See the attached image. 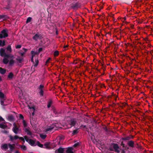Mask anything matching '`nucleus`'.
Returning <instances> with one entry per match:
<instances>
[{"instance_id":"f704fd0d","label":"nucleus","mask_w":153,"mask_h":153,"mask_svg":"<svg viewBox=\"0 0 153 153\" xmlns=\"http://www.w3.org/2000/svg\"><path fill=\"white\" fill-rule=\"evenodd\" d=\"M37 145L39 147H40L41 148H43V145L42 144H41L40 143V142L39 141H37Z\"/></svg>"},{"instance_id":"4468645a","label":"nucleus","mask_w":153,"mask_h":153,"mask_svg":"<svg viewBox=\"0 0 153 153\" xmlns=\"http://www.w3.org/2000/svg\"><path fill=\"white\" fill-rule=\"evenodd\" d=\"M64 148L60 147L58 149L56 150L55 153H64Z\"/></svg>"},{"instance_id":"de8ad7c7","label":"nucleus","mask_w":153,"mask_h":153,"mask_svg":"<svg viewBox=\"0 0 153 153\" xmlns=\"http://www.w3.org/2000/svg\"><path fill=\"white\" fill-rule=\"evenodd\" d=\"M48 144L47 143H45L44 144V146H45V148H48Z\"/></svg>"},{"instance_id":"c03bdc74","label":"nucleus","mask_w":153,"mask_h":153,"mask_svg":"<svg viewBox=\"0 0 153 153\" xmlns=\"http://www.w3.org/2000/svg\"><path fill=\"white\" fill-rule=\"evenodd\" d=\"M19 118L20 119H24V117H23V116L21 114H19Z\"/></svg>"},{"instance_id":"09e8293b","label":"nucleus","mask_w":153,"mask_h":153,"mask_svg":"<svg viewBox=\"0 0 153 153\" xmlns=\"http://www.w3.org/2000/svg\"><path fill=\"white\" fill-rule=\"evenodd\" d=\"M51 59V58H48V59H47V60L46 61V65H47V63H48Z\"/></svg>"},{"instance_id":"ea45409f","label":"nucleus","mask_w":153,"mask_h":153,"mask_svg":"<svg viewBox=\"0 0 153 153\" xmlns=\"http://www.w3.org/2000/svg\"><path fill=\"white\" fill-rule=\"evenodd\" d=\"M3 100H4V99H0V101H1V104L2 105H3V106H4V105H4V101Z\"/></svg>"},{"instance_id":"2eb2a0df","label":"nucleus","mask_w":153,"mask_h":153,"mask_svg":"<svg viewBox=\"0 0 153 153\" xmlns=\"http://www.w3.org/2000/svg\"><path fill=\"white\" fill-rule=\"evenodd\" d=\"M8 144H4L2 145L1 146V149H4V150H6L8 149Z\"/></svg>"},{"instance_id":"1a4fd4ad","label":"nucleus","mask_w":153,"mask_h":153,"mask_svg":"<svg viewBox=\"0 0 153 153\" xmlns=\"http://www.w3.org/2000/svg\"><path fill=\"white\" fill-rule=\"evenodd\" d=\"M7 5L6 6V7H4V9L5 10H9L12 6L11 5V1L10 0L7 1Z\"/></svg>"},{"instance_id":"a18cd8bd","label":"nucleus","mask_w":153,"mask_h":153,"mask_svg":"<svg viewBox=\"0 0 153 153\" xmlns=\"http://www.w3.org/2000/svg\"><path fill=\"white\" fill-rule=\"evenodd\" d=\"M16 47V48H21V45H17Z\"/></svg>"},{"instance_id":"7ed1b4c3","label":"nucleus","mask_w":153,"mask_h":153,"mask_svg":"<svg viewBox=\"0 0 153 153\" xmlns=\"http://www.w3.org/2000/svg\"><path fill=\"white\" fill-rule=\"evenodd\" d=\"M43 50V48H40L38 50V51L34 52L33 51H31V54H32V58L31 59V61L32 62H33V58L34 56L36 55H38L39 53L41 51Z\"/></svg>"},{"instance_id":"ddd939ff","label":"nucleus","mask_w":153,"mask_h":153,"mask_svg":"<svg viewBox=\"0 0 153 153\" xmlns=\"http://www.w3.org/2000/svg\"><path fill=\"white\" fill-rule=\"evenodd\" d=\"M8 137L9 138L10 140L12 142H13L14 140H16L18 139V136L17 135L13 136L11 135H10L8 136Z\"/></svg>"},{"instance_id":"5fc2aeb1","label":"nucleus","mask_w":153,"mask_h":153,"mask_svg":"<svg viewBox=\"0 0 153 153\" xmlns=\"http://www.w3.org/2000/svg\"><path fill=\"white\" fill-rule=\"evenodd\" d=\"M23 49L24 50L25 52H26L27 51V49H25V48H23Z\"/></svg>"},{"instance_id":"f03ea898","label":"nucleus","mask_w":153,"mask_h":153,"mask_svg":"<svg viewBox=\"0 0 153 153\" xmlns=\"http://www.w3.org/2000/svg\"><path fill=\"white\" fill-rule=\"evenodd\" d=\"M8 30L7 29H4L0 33V39L5 38L8 36Z\"/></svg>"},{"instance_id":"6e6d98bb","label":"nucleus","mask_w":153,"mask_h":153,"mask_svg":"<svg viewBox=\"0 0 153 153\" xmlns=\"http://www.w3.org/2000/svg\"><path fill=\"white\" fill-rule=\"evenodd\" d=\"M2 80V79L1 77L0 76V81H1Z\"/></svg>"},{"instance_id":"c756f323","label":"nucleus","mask_w":153,"mask_h":153,"mask_svg":"<svg viewBox=\"0 0 153 153\" xmlns=\"http://www.w3.org/2000/svg\"><path fill=\"white\" fill-rule=\"evenodd\" d=\"M40 136L42 139H44L46 138V135L45 134H41L40 135Z\"/></svg>"},{"instance_id":"5701e85b","label":"nucleus","mask_w":153,"mask_h":153,"mask_svg":"<svg viewBox=\"0 0 153 153\" xmlns=\"http://www.w3.org/2000/svg\"><path fill=\"white\" fill-rule=\"evenodd\" d=\"M72 150V149L71 148H69L67 150L66 152L67 153H74Z\"/></svg>"},{"instance_id":"58836bf2","label":"nucleus","mask_w":153,"mask_h":153,"mask_svg":"<svg viewBox=\"0 0 153 153\" xmlns=\"http://www.w3.org/2000/svg\"><path fill=\"white\" fill-rule=\"evenodd\" d=\"M44 88V85L42 84H41L40 85L39 87L38 88V89L39 90H42Z\"/></svg>"},{"instance_id":"4d7b16f0","label":"nucleus","mask_w":153,"mask_h":153,"mask_svg":"<svg viewBox=\"0 0 153 153\" xmlns=\"http://www.w3.org/2000/svg\"><path fill=\"white\" fill-rule=\"evenodd\" d=\"M93 137H94V138L95 139V136H94V135H93Z\"/></svg>"},{"instance_id":"bb28decb","label":"nucleus","mask_w":153,"mask_h":153,"mask_svg":"<svg viewBox=\"0 0 153 153\" xmlns=\"http://www.w3.org/2000/svg\"><path fill=\"white\" fill-rule=\"evenodd\" d=\"M4 95L0 91V99H4Z\"/></svg>"},{"instance_id":"69168bd1","label":"nucleus","mask_w":153,"mask_h":153,"mask_svg":"<svg viewBox=\"0 0 153 153\" xmlns=\"http://www.w3.org/2000/svg\"><path fill=\"white\" fill-rule=\"evenodd\" d=\"M93 138V137H91V139H92Z\"/></svg>"},{"instance_id":"6e6552de","label":"nucleus","mask_w":153,"mask_h":153,"mask_svg":"<svg viewBox=\"0 0 153 153\" xmlns=\"http://www.w3.org/2000/svg\"><path fill=\"white\" fill-rule=\"evenodd\" d=\"M30 123L32 126H35L37 123L36 119L33 117H31V115L30 116Z\"/></svg>"},{"instance_id":"c9c22d12","label":"nucleus","mask_w":153,"mask_h":153,"mask_svg":"<svg viewBox=\"0 0 153 153\" xmlns=\"http://www.w3.org/2000/svg\"><path fill=\"white\" fill-rule=\"evenodd\" d=\"M130 137H123L122 138L123 140H130Z\"/></svg>"},{"instance_id":"72a5a7b5","label":"nucleus","mask_w":153,"mask_h":153,"mask_svg":"<svg viewBox=\"0 0 153 153\" xmlns=\"http://www.w3.org/2000/svg\"><path fill=\"white\" fill-rule=\"evenodd\" d=\"M39 90V94L41 96H43V89Z\"/></svg>"},{"instance_id":"4be33fe9","label":"nucleus","mask_w":153,"mask_h":153,"mask_svg":"<svg viewBox=\"0 0 153 153\" xmlns=\"http://www.w3.org/2000/svg\"><path fill=\"white\" fill-rule=\"evenodd\" d=\"M22 123L24 128H27V124L25 120H23Z\"/></svg>"},{"instance_id":"b1692460","label":"nucleus","mask_w":153,"mask_h":153,"mask_svg":"<svg viewBox=\"0 0 153 153\" xmlns=\"http://www.w3.org/2000/svg\"><path fill=\"white\" fill-rule=\"evenodd\" d=\"M7 18V16L5 15H0V20L3 19L4 20Z\"/></svg>"},{"instance_id":"37998d69","label":"nucleus","mask_w":153,"mask_h":153,"mask_svg":"<svg viewBox=\"0 0 153 153\" xmlns=\"http://www.w3.org/2000/svg\"><path fill=\"white\" fill-rule=\"evenodd\" d=\"M2 132L4 134H7L8 133V131L7 130H4L2 131Z\"/></svg>"},{"instance_id":"0e129e2a","label":"nucleus","mask_w":153,"mask_h":153,"mask_svg":"<svg viewBox=\"0 0 153 153\" xmlns=\"http://www.w3.org/2000/svg\"><path fill=\"white\" fill-rule=\"evenodd\" d=\"M107 65H109V64H107Z\"/></svg>"},{"instance_id":"680f3d73","label":"nucleus","mask_w":153,"mask_h":153,"mask_svg":"<svg viewBox=\"0 0 153 153\" xmlns=\"http://www.w3.org/2000/svg\"><path fill=\"white\" fill-rule=\"evenodd\" d=\"M77 64L76 62H75V63H74V64Z\"/></svg>"},{"instance_id":"49530a36","label":"nucleus","mask_w":153,"mask_h":153,"mask_svg":"<svg viewBox=\"0 0 153 153\" xmlns=\"http://www.w3.org/2000/svg\"><path fill=\"white\" fill-rule=\"evenodd\" d=\"M18 139H19V140H22L23 141H24V142H25L24 139V138H23V137H18Z\"/></svg>"},{"instance_id":"052dcab7","label":"nucleus","mask_w":153,"mask_h":153,"mask_svg":"<svg viewBox=\"0 0 153 153\" xmlns=\"http://www.w3.org/2000/svg\"><path fill=\"white\" fill-rule=\"evenodd\" d=\"M23 54H24V53H21V55H22H22H23Z\"/></svg>"},{"instance_id":"2f4dec72","label":"nucleus","mask_w":153,"mask_h":153,"mask_svg":"<svg viewBox=\"0 0 153 153\" xmlns=\"http://www.w3.org/2000/svg\"><path fill=\"white\" fill-rule=\"evenodd\" d=\"M78 130V129L77 130H74L73 131V132L72 133V135H74L76 134H77L78 132L77 131Z\"/></svg>"},{"instance_id":"864d4df0","label":"nucleus","mask_w":153,"mask_h":153,"mask_svg":"<svg viewBox=\"0 0 153 153\" xmlns=\"http://www.w3.org/2000/svg\"><path fill=\"white\" fill-rule=\"evenodd\" d=\"M14 153H19V152L18 151L16 150L15 151Z\"/></svg>"},{"instance_id":"6ab92c4d","label":"nucleus","mask_w":153,"mask_h":153,"mask_svg":"<svg viewBox=\"0 0 153 153\" xmlns=\"http://www.w3.org/2000/svg\"><path fill=\"white\" fill-rule=\"evenodd\" d=\"M6 72V70L1 68H0V73L2 74H4Z\"/></svg>"},{"instance_id":"a211bd4d","label":"nucleus","mask_w":153,"mask_h":153,"mask_svg":"<svg viewBox=\"0 0 153 153\" xmlns=\"http://www.w3.org/2000/svg\"><path fill=\"white\" fill-rule=\"evenodd\" d=\"M8 147L10 149V150L11 152H13L14 149V147L10 143H9L8 144Z\"/></svg>"},{"instance_id":"f8f14e48","label":"nucleus","mask_w":153,"mask_h":153,"mask_svg":"<svg viewBox=\"0 0 153 153\" xmlns=\"http://www.w3.org/2000/svg\"><path fill=\"white\" fill-rule=\"evenodd\" d=\"M29 129L30 128L28 127V128H24L23 130L27 135L31 136L32 137V134L30 131Z\"/></svg>"},{"instance_id":"473e14b6","label":"nucleus","mask_w":153,"mask_h":153,"mask_svg":"<svg viewBox=\"0 0 153 153\" xmlns=\"http://www.w3.org/2000/svg\"><path fill=\"white\" fill-rule=\"evenodd\" d=\"M20 147L21 149L23 150H25L26 149V146L24 145L21 146Z\"/></svg>"},{"instance_id":"9d476101","label":"nucleus","mask_w":153,"mask_h":153,"mask_svg":"<svg viewBox=\"0 0 153 153\" xmlns=\"http://www.w3.org/2000/svg\"><path fill=\"white\" fill-rule=\"evenodd\" d=\"M12 130L16 134H18L20 131L19 128L15 124H14V126L12 128Z\"/></svg>"},{"instance_id":"7c9ffc66","label":"nucleus","mask_w":153,"mask_h":153,"mask_svg":"<svg viewBox=\"0 0 153 153\" xmlns=\"http://www.w3.org/2000/svg\"><path fill=\"white\" fill-rule=\"evenodd\" d=\"M32 19V18L31 17H28L27 19L26 23H27L30 22L31 21Z\"/></svg>"},{"instance_id":"f257e3e1","label":"nucleus","mask_w":153,"mask_h":153,"mask_svg":"<svg viewBox=\"0 0 153 153\" xmlns=\"http://www.w3.org/2000/svg\"><path fill=\"white\" fill-rule=\"evenodd\" d=\"M5 49L4 48H1L0 50V56H4V58L3 60V62L5 64L8 63L9 66H12L15 63L14 61L12 58L13 56H12L11 59L8 60L7 58H8L10 57V55L7 54L5 52Z\"/></svg>"},{"instance_id":"a19ab883","label":"nucleus","mask_w":153,"mask_h":153,"mask_svg":"<svg viewBox=\"0 0 153 153\" xmlns=\"http://www.w3.org/2000/svg\"><path fill=\"white\" fill-rule=\"evenodd\" d=\"M17 60L19 62H21L22 61V58H17Z\"/></svg>"},{"instance_id":"e433bc0d","label":"nucleus","mask_w":153,"mask_h":153,"mask_svg":"<svg viewBox=\"0 0 153 153\" xmlns=\"http://www.w3.org/2000/svg\"><path fill=\"white\" fill-rule=\"evenodd\" d=\"M52 103V102L51 101H50L48 103L47 107L48 108H49L51 107V104Z\"/></svg>"},{"instance_id":"a878e982","label":"nucleus","mask_w":153,"mask_h":153,"mask_svg":"<svg viewBox=\"0 0 153 153\" xmlns=\"http://www.w3.org/2000/svg\"><path fill=\"white\" fill-rule=\"evenodd\" d=\"M13 76V74L12 73H10L8 75V78L9 79H12Z\"/></svg>"},{"instance_id":"9b49d317","label":"nucleus","mask_w":153,"mask_h":153,"mask_svg":"<svg viewBox=\"0 0 153 153\" xmlns=\"http://www.w3.org/2000/svg\"><path fill=\"white\" fill-rule=\"evenodd\" d=\"M115 152L117 153H119L121 149L118 146V145L117 144H114L113 146Z\"/></svg>"},{"instance_id":"dca6fc26","label":"nucleus","mask_w":153,"mask_h":153,"mask_svg":"<svg viewBox=\"0 0 153 153\" xmlns=\"http://www.w3.org/2000/svg\"><path fill=\"white\" fill-rule=\"evenodd\" d=\"M6 49L7 53H10L12 52V50L10 45H9L7 47Z\"/></svg>"},{"instance_id":"412c9836","label":"nucleus","mask_w":153,"mask_h":153,"mask_svg":"<svg viewBox=\"0 0 153 153\" xmlns=\"http://www.w3.org/2000/svg\"><path fill=\"white\" fill-rule=\"evenodd\" d=\"M5 45V41L3 40V41L0 40V46L3 47Z\"/></svg>"},{"instance_id":"f3484780","label":"nucleus","mask_w":153,"mask_h":153,"mask_svg":"<svg viewBox=\"0 0 153 153\" xmlns=\"http://www.w3.org/2000/svg\"><path fill=\"white\" fill-rule=\"evenodd\" d=\"M128 145L129 146L132 148L134 147V142L132 140H130L127 143Z\"/></svg>"},{"instance_id":"393cba45","label":"nucleus","mask_w":153,"mask_h":153,"mask_svg":"<svg viewBox=\"0 0 153 153\" xmlns=\"http://www.w3.org/2000/svg\"><path fill=\"white\" fill-rule=\"evenodd\" d=\"M7 126L3 124V123H0V128H3L4 129L7 128Z\"/></svg>"},{"instance_id":"aec40b11","label":"nucleus","mask_w":153,"mask_h":153,"mask_svg":"<svg viewBox=\"0 0 153 153\" xmlns=\"http://www.w3.org/2000/svg\"><path fill=\"white\" fill-rule=\"evenodd\" d=\"M72 7H73V9H76L77 8L79 7H80V6L78 3H76L75 4H74L73 6Z\"/></svg>"},{"instance_id":"8fccbe9b","label":"nucleus","mask_w":153,"mask_h":153,"mask_svg":"<svg viewBox=\"0 0 153 153\" xmlns=\"http://www.w3.org/2000/svg\"><path fill=\"white\" fill-rule=\"evenodd\" d=\"M79 143H76L74 144V147H76L78 146L79 145Z\"/></svg>"},{"instance_id":"338daca9","label":"nucleus","mask_w":153,"mask_h":153,"mask_svg":"<svg viewBox=\"0 0 153 153\" xmlns=\"http://www.w3.org/2000/svg\"><path fill=\"white\" fill-rule=\"evenodd\" d=\"M105 35H106V33Z\"/></svg>"},{"instance_id":"423d86ee","label":"nucleus","mask_w":153,"mask_h":153,"mask_svg":"<svg viewBox=\"0 0 153 153\" xmlns=\"http://www.w3.org/2000/svg\"><path fill=\"white\" fill-rule=\"evenodd\" d=\"M76 123V120L75 119H72L68 122V123L71 126L70 128L74 126Z\"/></svg>"},{"instance_id":"13d9d810","label":"nucleus","mask_w":153,"mask_h":153,"mask_svg":"<svg viewBox=\"0 0 153 153\" xmlns=\"http://www.w3.org/2000/svg\"><path fill=\"white\" fill-rule=\"evenodd\" d=\"M122 153H125V152L124 151H123Z\"/></svg>"},{"instance_id":"c85d7f7f","label":"nucleus","mask_w":153,"mask_h":153,"mask_svg":"<svg viewBox=\"0 0 153 153\" xmlns=\"http://www.w3.org/2000/svg\"><path fill=\"white\" fill-rule=\"evenodd\" d=\"M35 62L34 63V66L35 67H36L38 65L39 63V61L38 59H36L35 61Z\"/></svg>"},{"instance_id":"bf43d9fd","label":"nucleus","mask_w":153,"mask_h":153,"mask_svg":"<svg viewBox=\"0 0 153 153\" xmlns=\"http://www.w3.org/2000/svg\"><path fill=\"white\" fill-rule=\"evenodd\" d=\"M105 131H106V132L107 131V130L106 128V130H105Z\"/></svg>"},{"instance_id":"e2e57ef3","label":"nucleus","mask_w":153,"mask_h":153,"mask_svg":"<svg viewBox=\"0 0 153 153\" xmlns=\"http://www.w3.org/2000/svg\"><path fill=\"white\" fill-rule=\"evenodd\" d=\"M124 20H125L126 19V18H124Z\"/></svg>"},{"instance_id":"0eeeda50","label":"nucleus","mask_w":153,"mask_h":153,"mask_svg":"<svg viewBox=\"0 0 153 153\" xmlns=\"http://www.w3.org/2000/svg\"><path fill=\"white\" fill-rule=\"evenodd\" d=\"M55 128L54 124H53L50 126H48L45 129V131L46 132H50L52 131Z\"/></svg>"},{"instance_id":"603ef678","label":"nucleus","mask_w":153,"mask_h":153,"mask_svg":"<svg viewBox=\"0 0 153 153\" xmlns=\"http://www.w3.org/2000/svg\"><path fill=\"white\" fill-rule=\"evenodd\" d=\"M86 126L85 125H81L80 126V127H83L84 128H85L86 127Z\"/></svg>"},{"instance_id":"39448f33","label":"nucleus","mask_w":153,"mask_h":153,"mask_svg":"<svg viewBox=\"0 0 153 153\" xmlns=\"http://www.w3.org/2000/svg\"><path fill=\"white\" fill-rule=\"evenodd\" d=\"M25 138L26 141L30 145L33 146H35L34 141L31 139H29L27 136L25 137Z\"/></svg>"},{"instance_id":"79ce46f5","label":"nucleus","mask_w":153,"mask_h":153,"mask_svg":"<svg viewBox=\"0 0 153 153\" xmlns=\"http://www.w3.org/2000/svg\"><path fill=\"white\" fill-rule=\"evenodd\" d=\"M58 54H59V52L57 51H55L54 52V55L55 56H57L58 55Z\"/></svg>"},{"instance_id":"20e7f679","label":"nucleus","mask_w":153,"mask_h":153,"mask_svg":"<svg viewBox=\"0 0 153 153\" xmlns=\"http://www.w3.org/2000/svg\"><path fill=\"white\" fill-rule=\"evenodd\" d=\"M42 38V35L39 33L38 32L33 37L32 39L36 41H37L41 39Z\"/></svg>"},{"instance_id":"4c0bfd02","label":"nucleus","mask_w":153,"mask_h":153,"mask_svg":"<svg viewBox=\"0 0 153 153\" xmlns=\"http://www.w3.org/2000/svg\"><path fill=\"white\" fill-rule=\"evenodd\" d=\"M31 109H32L33 110V112H32V115H30V116H31V117H32L33 116L34 114V111L35 110V108L34 107H32L31 108H30Z\"/></svg>"},{"instance_id":"cd10ccee","label":"nucleus","mask_w":153,"mask_h":153,"mask_svg":"<svg viewBox=\"0 0 153 153\" xmlns=\"http://www.w3.org/2000/svg\"><path fill=\"white\" fill-rule=\"evenodd\" d=\"M7 119L9 121H12L13 119V116L12 115L8 116Z\"/></svg>"},{"instance_id":"3c124183","label":"nucleus","mask_w":153,"mask_h":153,"mask_svg":"<svg viewBox=\"0 0 153 153\" xmlns=\"http://www.w3.org/2000/svg\"><path fill=\"white\" fill-rule=\"evenodd\" d=\"M0 121H5V120H4V119L1 117L0 116Z\"/></svg>"}]
</instances>
